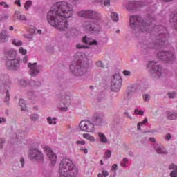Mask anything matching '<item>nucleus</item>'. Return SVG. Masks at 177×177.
<instances>
[{
    "label": "nucleus",
    "mask_w": 177,
    "mask_h": 177,
    "mask_svg": "<svg viewBox=\"0 0 177 177\" xmlns=\"http://www.w3.org/2000/svg\"><path fill=\"white\" fill-rule=\"evenodd\" d=\"M73 6L67 1H58L54 3L47 15V20L50 26L59 31H70L67 19L73 16Z\"/></svg>",
    "instance_id": "nucleus-1"
},
{
    "label": "nucleus",
    "mask_w": 177,
    "mask_h": 177,
    "mask_svg": "<svg viewBox=\"0 0 177 177\" xmlns=\"http://www.w3.org/2000/svg\"><path fill=\"white\" fill-rule=\"evenodd\" d=\"M153 35L148 39V41L144 45V49L149 48V49H160L165 48L169 45L168 38L169 33L168 30L162 26H155L153 27Z\"/></svg>",
    "instance_id": "nucleus-2"
},
{
    "label": "nucleus",
    "mask_w": 177,
    "mask_h": 177,
    "mask_svg": "<svg viewBox=\"0 0 177 177\" xmlns=\"http://www.w3.org/2000/svg\"><path fill=\"white\" fill-rule=\"evenodd\" d=\"M75 62L70 66L71 72L76 77H82L88 73V57L82 53L75 55Z\"/></svg>",
    "instance_id": "nucleus-3"
},
{
    "label": "nucleus",
    "mask_w": 177,
    "mask_h": 177,
    "mask_svg": "<svg viewBox=\"0 0 177 177\" xmlns=\"http://www.w3.org/2000/svg\"><path fill=\"white\" fill-rule=\"evenodd\" d=\"M60 177H75L78 175V168L68 158H64L59 167Z\"/></svg>",
    "instance_id": "nucleus-4"
},
{
    "label": "nucleus",
    "mask_w": 177,
    "mask_h": 177,
    "mask_svg": "<svg viewBox=\"0 0 177 177\" xmlns=\"http://www.w3.org/2000/svg\"><path fill=\"white\" fill-rule=\"evenodd\" d=\"M129 26L133 30L137 28L140 32H150L151 31V25L144 22L139 15H131L130 17Z\"/></svg>",
    "instance_id": "nucleus-5"
},
{
    "label": "nucleus",
    "mask_w": 177,
    "mask_h": 177,
    "mask_svg": "<svg viewBox=\"0 0 177 177\" xmlns=\"http://www.w3.org/2000/svg\"><path fill=\"white\" fill-rule=\"evenodd\" d=\"M148 67L151 68L150 73L153 78L167 77V71L162 69L160 65H155L154 62H149Z\"/></svg>",
    "instance_id": "nucleus-6"
},
{
    "label": "nucleus",
    "mask_w": 177,
    "mask_h": 177,
    "mask_svg": "<svg viewBox=\"0 0 177 177\" xmlns=\"http://www.w3.org/2000/svg\"><path fill=\"white\" fill-rule=\"evenodd\" d=\"M80 17H85L86 19H92L93 20H97L100 21L102 20V14L95 10H82L77 12Z\"/></svg>",
    "instance_id": "nucleus-7"
},
{
    "label": "nucleus",
    "mask_w": 177,
    "mask_h": 177,
    "mask_svg": "<svg viewBox=\"0 0 177 177\" xmlns=\"http://www.w3.org/2000/svg\"><path fill=\"white\" fill-rule=\"evenodd\" d=\"M157 57L164 63L168 64L174 63L176 59L174 51H160L157 54Z\"/></svg>",
    "instance_id": "nucleus-8"
},
{
    "label": "nucleus",
    "mask_w": 177,
    "mask_h": 177,
    "mask_svg": "<svg viewBox=\"0 0 177 177\" xmlns=\"http://www.w3.org/2000/svg\"><path fill=\"white\" fill-rule=\"evenodd\" d=\"M122 85V77L120 74L116 73L111 77V89L112 92H120Z\"/></svg>",
    "instance_id": "nucleus-9"
},
{
    "label": "nucleus",
    "mask_w": 177,
    "mask_h": 177,
    "mask_svg": "<svg viewBox=\"0 0 177 177\" xmlns=\"http://www.w3.org/2000/svg\"><path fill=\"white\" fill-rule=\"evenodd\" d=\"M82 26L88 32H99L102 28L100 22H93L89 20L84 21Z\"/></svg>",
    "instance_id": "nucleus-10"
},
{
    "label": "nucleus",
    "mask_w": 177,
    "mask_h": 177,
    "mask_svg": "<svg viewBox=\"0 0 177 177\" xmlns=\"http://www.w3.org/2000/svg\"><path fill=\"white\" fill-rule=\"evenodd\" d=\"M79 127L83 132H93L95 131V124L89 120H82Z\"/></svg>",
    "instance_id": "nucleus-11"
},
{
    "label": "nucleus",
    "mask_w": 177,
    "mask_h": 177,
    "mask_svg": "<svg viewBox=\"0 0 177 177\" xmlns=\"http://www.w3.org/2000/svg\"><path fill=\"white\" fill-rule=\"evenodd\" d=\"M28 157L32 161H37L38 162H44V155L38 149H31L29 151Z\"/></svg>",
    "instance_id": "nucleus-12"
},
{
    "label": "nucleus",
    "mask_w": 177,
    "mask_h": 177,
    "mask_svg": "<svg viewBox=\"0 0 177 177\" xmlns=\"http://www.w3.org/2000/svg\"><path fill=\"white\" fill-rule=\"evenodd\" d=\"M44 150L45 151L47 157L49 158L50 167H55L56 165V162H57V156L55 153H53V151H52V149L49 147H44Z\"/></svg>",
    "instance_id": "nucleus-13"
},
{
    "label": "nucleus",
    "mask_w": 177,
    "mask_h": 177,
    "mask_svg": "<svg viewBox=\"0 0 177 177\" xmlns=\"http://www.w3.org/2000/svg\"><path fill=\"white\" fill-rule=\"evenodd\" d=\"M37 63L35 62L32 64L31 62H29L28 64V68H29V72L31 75V77H35L41 73V70H42V66H37Z\"/></svg>",
    "instance_id": "nucleus-14"
},
{
    "label": "nucleus",
    "mask_w": 177,
    "mask_h": 177,
    "mask_svg": "<svg viewBox=\"0 0 177 177\" xmlns=\"http://www.w3.org/2000/svg\"><path fill=\"white\" fill-rule=\"evenodd\" d=\"M6 66L8 70H19L20 68V61L16 59L8 60Z\"/></svg>",
    "instance_id": "nucleus-15"
},
{
    "label": "nucleus",
    "mask_w": 177,
    "mask_h": 177,
    "mask_svg": "<svg viewBox=\"0 0 177 177\" xmlns=\"http://www.w3.org/2000/svg\"><path fill=\"white\" fill-rule=\"evenodd\" d=\"M142 7V3L140 1H130L126 5V9L129 12H135L139 10V8Z\"/></svg>",
    "instance_id": "nucleus-16"
},
{
    "label": "nucleus",
    "mask_w": 177,
    "mask_h": 177,
    "mask_svg": "<svg viewBox=\"0 0 177 177\" xmlns=\"http://www.w3.org/2000/svg\"><path fill=\"white\" fill-rule=\"evenodd\" d=\"M0 81L2 82L1 88H5L8 89V88H10L12 85V82L9 80V77L7 75H1L0 76Z\"/></svg>",
    "instance_id": "nucleus-17"
},
{
    "label": "nucleus",
    "mask_w": 177,
    "mask_h": 177,
    "mask_svg": "<svg viewBox=\"0 0 177 177\" xmlns=\"http://www.w3.org/2000/svg\"><path fill=\"white\" fill-rule=\"evenodd\" d=\"M82 41L84 44H86L87 45H98L99 43H97V41L96 39L87 37L86 36H84L82 39Z\"/></svg>",
    "instance_id": "nucleus-18"
},
{
    "label": "nucleus",
    "mask_w": 177,
    "mask_h": 177,
    "mask_svg": "<svg viewBox=\"0 0 177 177\" xmlns=\"http://www.w3.org/2000/svg\"><path fill=\"white\" fill-rule=\"evenodd\" d=\"M12 20L14 21H16V20H27V17H26V15L21 14L20 11H16L13 15Z\"/></svg>",
    "instance_id": "nucleus-19"
},
{
    "label": "nucleus",
    "mask_w": 177,
    "mask_h": 177,
    "mask_svg": "<svg viewBox=\"0 0 177 177\" xmlns=\"http://www.w3.org/2000/svg\"><path fill=\"white\" fill-rule=\"evenodd\" d=\"M133 93H135V88L133 86L128 87L124 94V99L126 100H129V99L132 97V95H133Z\"/></svg>",
    "instance_id": "nucleus-20"
},
{
    "label": "nucleus",
    "mask_w": 177,
    "mask_h": 177,
    "mask_svg": "<svg viewBox=\"0 0 177 177\" xmlns=\"http://www.w3.org/2000/svg\"><path fill=\"white\" fill-rule=\"evenodd\" d=\"M8 39H9V35L8 34V32H6V30H2L0 32V42H2V43L8 42Z\"/></svg>",
    "instance_id": "nucleus-21"
},
{
    "label": "nucleus",
    "mask_w": 177,
    "mask_h": 177,
    "mask_svg": "<svg viewBox=\"0 0 177 177\" xmlns=\"http://www.w3.org/2000/svg\"><path fill=\"white\" fill-rule=\"evenodd\" d=\"M93 121L96 125H102L103 124V117L102 115L96 114L93 117Z\"/></svg>",
    "instance_id": "nucleus-22"
},
{
    "label": "nucleus",
    "mask_w": 177,
    "mask_h": 177,
    "mask_svg": "<svg viewBox=\"0 0 177 177\" xmlns=\"http://www.w3.org/2000/svg\"><path fill=\"white\" fill-rule=\"evenodd\" d=\"M170 17H171L170 23H173V28L177 31V12L171 14Z\"/></svg>",
    "instance_id": "nucleus-23"
},
{
    "label": "nucleus",
    "mask_w": 177,
    "mask_h": 177,
    "mask_svg": "<svg viewBox=\"0 0 177 177\" xmlns=\"http://www.w3.org/2000/svg\"><path fill=\"white\" fill-rule=\"evenodd\" d=\"M61 100L64 103V104L68 105L70 104V103H71V97H70L69 95L65 94L62 95Z\"/></svg>",
    "instance_id": "nucleus-24"
},
{
    "label": "nucleus",
    "mask_w": 177,
    "mask_h": 177,
    "mask_svg": "<svg viewBox=\"0 0 177 177\" xmlns=\"http://www.w3.org/2000/svg\"><path fill=\"white\" fill-rule=\"evenodd\" d=\"M169 169H171V170L173 169V171H171L170 173L171 177H177V166H176V165L171 164L169 166Z\"/></svg>",
    "instance_id": "nucleus-25"
},
{
    "label": "nucleus",
    "mask_w": 177,
    "mask_h": 177,
    "mask_svg": "<svg viewBox=\"0 0 177 177\" xmlns=\"http://www.w3.org/2000/svg\"><path fill=\"white\" fill-rule=\"evenodd\" d=\"M84 139H86V140H88L89 142H91V143H94L95 142V137L91 136L89 133H84L83 134Z\"/></svg>",
    "instance_id": "nucleus-26"
},
{
    "label": "nucleus",
    "mask_w": 177,
    "mask_h": 177,
    "mask_svg": "<svg viewBox=\"0 0 177 177\" xmlns=\"http://www.w3.org/2000/svg\"><path fill=\"white\" fill-rule=\"evenodd\" d=\"M19 106H21V110H22V111H27V106L26 105L24 100H19Z\"/></svg>",
    "instance_id": "nucleus-27"
},
{
    "label": "nucleus",
    "mask_w": 177,
    "mask_h": 177,
    "mask_svg": "<svg viewBox=\"0 0 177 177\" xmlns=\"http://www.w3.org/2000/svg\"><path fill=\"white\" fill-rule=\"evenodd\" d=\"M98 137L100 138V142H102V143H107V138H106V136L103 133L99 132Z\"/></svg>",
    "instance_id": "nucleus-28"
},
{
    "label": "nucleus",
    "mask_w": 177,
    "mask_h": 177,
    "mask_svg": "<svg viewBox=\"0 0 177 177\" xmlns=\"http://www.w3.org/2000/svg\"><path fill=\"white\" fill-rule=\"evenodd\" d=\"M167 118L169 120H176L177 119V113L169 112L167 113Z\"/></svg>",
    "instance_id": "nucleus-29"
},
{
    "label": "nucleus",
    "mask_w": 177,
    "mask_h": 177,
    "mask_svg": "<svg viewBox=\"0 0 177 177\" xmlns=\"http://www.w3.org/2000/svg\"><path fill=\"white\" fill-rule=\"evenodd\" d=\"M155 150H156V153L158 154H167V150L162 147L157 148V147H155Z\"/></svg>",
    "instance_id": "nucleus-30"
},
{
    "label": "nucleus",
    "mask_w": 177,
    "mask_h": 177,
    "mask_svg": "<svg viewBox=\"0 0 177 177\" xmlns=\"http://www.w3.org/2000/svg\"><path fill=\"white\" fill-rule=\"evenodd\" d=\"M111 18L113 21H118V14L117 12H111Z\"/></svg>",
    "instance_id": "nucleus-31"
},
{
    "label": "nucleus",
    "mask_w": 177,
    "mask_h": 177,
    "mask_svg": "<svg viewBox=\"0 0 177 177\" xmlns=\"http://www.w3.org/2000/svg\"><path fill=\"white\" fill-rule=\"evenodd\" d=\"M12 45H15V46H21V45H23V42H21V40L13 39Z\"/></svg>",
    "instance_id": "nucleus-32"
},
{
    "label": "nucleus",
    "mask_w": 177,
    "mask_h": 177,
    "mask_svg": "<svg viewBox=\"0 0 177 177\" xmlns=\"http://www.w3.org/2000/svg\"><path fill=\"white\" fill-rule=\"evenodd\" d=\"M146 122H147V118H145L143 121L138 122V125H137V129L139 131L140 130V127H142V125H145V124H146Z\"/></svg>",
    "instance_id": "nucleus-33"
},
{
    "label": "nucleus",
    "mask_w": 177,
    "mask_h": 177,
    "mask_svg": "<svg viewBox=\"0 0 177 177\" xmlns=\"http://www.w3.org/2000/svg\"><path fill=\"white\" fill-rule=\"evenodd\" d=\"M31 5H32V1H27L24 5V8H25L26 10H28V9H30L31 8Z\"/></svg>",
    "instance_id": "nucleus-34"
},
{
    "label": "nucleus",
    "mask_w": 177,
    "mask_h": 177,
    "mask_svg": "<svg viewBox=\"0 0 177 177\" xmlns=\"http://www.w3.org/2000/svg\"><path fill=\"white\" fill-rule=\"evenodd\" d=\"M27 84H28V82L26 81L25 80H21L19 82V86H26L27 85Z\"/></svg>",
    "instance_id": "nucleus-35"
},
{
    "label": "nucleus",
    "mask_w": 177,
    "mask_h": 177,
    "mask_svg": "<svg viewBox=\"0 0 177 177\" xmlns=\"http://www.w3.org/2000/svg\"><path fill=\"white\" fill-rule=\"evenodd\" d=\"M30 84L31 86H34V87L41 86V82H39L32 81Z\"/></svg>",
    "instance_id": "nucleus-36"
},
{
    "label": "nucleus",
    "mask_w": 177,
    "mask_h": 177,
    "mask_svg": "<svg viewBox=\"0 0 177 177\" xmlns=\"http://www.w3.org/2000/svg\"><path fill=\"white\" fill-rule=\"evenodd\" d=\"M10 99V95H9V91H6V97H5V98H4V102H5L6 103H8Z\"/></svg>",
    "instance_id": "nucleus-37"
},
{
    "label": "nucleus",
    "mask_w": 177,
    "mask_h": 177,
    "mask_svg": "<svg viewBox=\"0 0 177 177\" xmlns=\"http://www.w3.org/2000/svg\"><path fill=\"white\" fill-rule=\"evenodd\" d=\"M134 114H137L138 115H143L145 112L142 110L135 109Z\"/></svg>",
    "instance_id": "nucleus-38"
},
{
    "label": "nucleus",
    "mask_w": 177,
    "mask_h": 177,
    "mask_svg": "<svg viewBox=\"0 0 177 177\" xmlns=\"http://www.w3.org/2000/svg\"><path fill=\"white\" fill-rule=\"evenodd\" d=\"M47 121L48 124H50V125H52V124H54V125H56V121L55 120L53 121V119H52L51 117H48Z\"/></svg>",
    "instance_id": "nucleus-39"
},
{
    "label": "nucleus",
    "mask_w": 177,
    "mask_h": 177,
    "mask_svg": "<svg viewBox=\"0 0 177 177\" xmlns=\"http://www.w3.org/2000/svg\"><path fill=\"white\" fill-rule=\"evenodd\" d=\"M111 156V151L110 150H107L105 153V157L104 158L106 160H109V158H110V157Z\"/></svg>",
    "instance_id": "nucleus-40"
},
{
    "label": "nucleus",
    "mask_w": 177,
    "mask_h": 177,
    "mask_svg": "<svg viewBox=\"0 0 177 177\" xmlns=\"http://www.w3.org/2000/svg\"><path fill=\"white\" fill-rule=\"evenodd\" d=\"M95 65L97 67H100L101 68H103V67H104V64H103V62L102 61H97L95 63Z\"/></svg>",
    "instance_id": "nucleus-41"
},
{
    "label": "nucleus",
    "mask_w": 177,
    "mask_h": 177,
    "mask_svg": "<svg viewBox=\"0 0 177 177\" xmlns=\"http://www.w3.org/2000/svg\"><path fill=\"white\" fill-rule=\"evenodd\" d=\"M8 55L10 57H16V51L11 50L8 52Z\"/></svg>",
    "instance_id": "nucleus-42"
},
{
    "label": "nucleus",
    "mask_w": 177,
    "mask_h": 177,
    "mask_svg": "<svg viewBox=\"0 0 177 177\" xmlns=\"http://www.w3.org/2000/svg\"><path fill=\"white\" fill-rule=\"evenodd\" d=\"M38 118L39 116L37 114H32L30 115V119L32 120V121H37Z\"/></svg>",
    "instance_id": "nucleus-43"
},
{
    "label": "nucleus",
    "mask_w": 177,
    "mask_h": 177,
    "mask_svg": "<svg viewBox=\"0 0 177 177\" xmlns=\"http://www.w3.org/2000/svg\"><path fill=\"white\" fill-rule=\"evenodd\" d=\"M19 52L21 55H26L27 53V50L24 49L23 47H20Z\"/></svg>",
    "instance_id": "nucleus-44"
},
{
    "label": "nucleus",
    "mask_w": 177,
    "mask_h": 177,
    "mask_svg": "<svg viewBox=\"0 0 177 177\" xmlns=\"http://www.w3.org/2000/svg\"><path fill=\"white\" fill-rule=\"evenodd\" d=\"M76 48L77 49H88V46H84V45H82V44H77L76 46Z\"/></svg>",
    "instance_id": "nucleus-45"
},
{
    "label": "nucleus",
    "mask_w": 177,
    "mask_h": 177,
    "mask_svg": "<svg viewBox=\"0 0 177 177\" xmlns=\"http://www.w3.org/2000/svg\"><path fill=\"white\" fill-rule=\"evenodd\" d=\"M127 162H128V159L124 158L123 160L120 162L121 167H125V165H127Z\"/></svg>",
    "instance_id": "nucleus-46"
},
{
    "label": "nucleus",
    "mask_w": 177,
    "mask_h": 177,
    "mask_svg": "<svg viewBox=\"0 0 177 177\" xmlns=\"http://www.w3.org/2000/svg\"><path fill=\"white\" fill-rule=\"evenodd\" d=\"M122 74L126 75L127 77H131V71L128 70H124Z\"/></svg>",
    "instance_id": "nucleus-47"
},
{
    "label": "nucleus",
    "mask_w": 177,
    "mask_h": 177,
    "mask_svg": "<svg viewBox=\"0 0 177 177\" xmlns=\"http://www.w3.org/2000/svg\"><path fill=\"white\" fill-rule=\"evenodd\" d=\"M143 99H144L145 102H147L148 100H150V95H149L147 94H145L143 95Z\"/></svg>",
    "instance_id": "nucleus-48"
},
{
    "label": "nucleus",
    "mask_w": 177,
    "mask_h": 177,
    "mask_svg": "<svg viewBox=\"0 0 177 177\" xmlns=\"http://www.w3.org/2000/svg\"><path fill=\"white\" fill-rule=\"evenodd\" d=\"M175 95H176L175 92L168 93V96L170 99H174V97H175Z\"/></svg>",
    "instance_id": "nucleus-49"
},
{
    "label": "nucleus",
    "mask_w": 177,
    "mask_h": 177,
    "mask_svg": "<svg viewBox=\"0 0 177 177\" xmlns=\"http://www.w3.org/2000/svg\"><path fill=\"white\" fill-rule=\"evenodd\" d=\"M1 6H3V8H9V5L6 3L5 1L0 2Z\"/></svg>",
    "instance_id": "nucleus-50"
},
{
    "label": "nucleus",
    "mask_w": 177,
    "mask_h": 177,
    "mask_svg": "<svg viewBox=\"0 0 177 177\" xmlns=\"http://www.w3.org/2000/svg\"><path fill=\"white\" fill-rule=\"evenodd\" d=\"M111 171L113 172H115V171H117V164H114L112 165Z\"/></svg>",
    "instance_id": "nucleus-51"
},
{
    "label": "nucleus",
    "mask_w": 177,
    "mask_h": 177,
    "mask_svg": "<svg viewBox=\"0 0 177 177\" xmlns=\"http://www.w3.org/2000/svg\"><path fill=\"white\" fill-rule=\"evenodd\" d=\"M165 139L166 140H171V139H172V136L170 133L167 134L165 136Z\"/></svg>",
    "instance_id": "nucleus-52"
},
{
    "label": "nucleus",
    "mask_w": 177,
    "mask_h": 177,
    "mask_svg": "<svg viewBox=\"0 0 177 177\" xmlns=\"http://www.w3.org/2000/svg\"><path fill=\"white\" fill-rule=\"evenodd\" d=\"M5 142V140L3 138L0 139V149L3 147V143Z\"/></svg>",
    "instance_id": "nucleus-53"
},
{
    "label": "nucleus",
    "mask_w": 177,
    "mask_h": 177,
    "mask_svg": "<svg viewBox=\"0 0 177 177\" xmlns=\"http://www.w3.org/2000/svg\"><path fill=\"white\" fill-rule=\"evenodd\" d=\"M104 6H110V0H105L104 1Z\"/></svg>",
    "instance_id": "nucleus-54"
},
{
    "label": "nucleus",
    "mask_w": 177,
    "mask_h": 177,
    "mask_svg": "<svg viewBox=\"0 0 177 177\" xmlns=\"http://www.w3.org/2000/svg\"><path fill=\"white\" fill-rule=\"evenodd\" d=\"M102 175H103L104 176L107 177V176H109V171H106V170H104V171H102Z\"/></svg>",
    "instance_id": "nucleus-55"
},
{
    "label": "nucleus",
    "mask_w": 177,
    "mask_h": 177,
    "mask_svg": "<svg viewBox=\"0 0 177 177\" xmlns=\"http://www.w3.org/2000/svg\"><path fill=\"white\" fill-rule=\"evenodd\" d=\"M28 62V57H27V55H26V56L24 57L23 62L26 64Z\"/></svg>",
    "instance_id": "nucleus-56"
},
{
    "label": "nucleus",
    "mask_w": 177,
    "mask_h": 177,
    "mask_svg": "<svg viewBox=\"0 0 177 177\" xmlns=\"http://www.w3.org/2000/svg\"><path fill=\"white\" fill-rule=\"evenodd\" d=\"M76 143L77 145H82V146H84V145H85V141H77Z\"/></svg>",
    "instance_id": "nucleus-57"
},
{
    "label": "nucleus",
    "mask_w": 177,
    "mask_h": 177,
    "mask_svg": "<svg viewBox=\"0 0 177 177\" xmlns=\"http://www.w3.org/2000/svg\"><path fill=\"white\" fill-rule=\"evenodd\" d=\"M15 3L16 5H18V6H19V8L21 7V3H20V0H16V1H15Z\"/></svg>",
    "instance_id": "nucleus-58"
},
{
    "label": "nucleus",
    "mask_w": 177,
    "mask_h": 177,
    "mask_svg": "<svg viewBox=\"0 0 177 177\" xmlns=\"http://www.w3.org/2000/svg\"><path fill=\"white\" fill-rule=\"evenodd\" d=\"M67 110H68V107H61L60 108L61 111H67Z\"/></svg>",
    "instance_id": "nucleus-59"
},
{
    "label": "nucleus",
    "mask_w": 177,
    "mask_h": 177,
    "mask_svg": "<svg viewBox=\"0 0 177 177\" xmlns=\"http://www.w3.org/2000/svg\"><path fill=\"white\" fill-rule=\"evenodd\" d=\"M6 119L5 118H0V124H2V122H6Z\"/></svg>",
    "instance_id": "nucleus-60"
},
{
    "label": "nucleus",
    "mask_w": 177,
    "mask_h": 177,
    "mask_svg": "<svg viewBox=\"0 0 177 177\" xmlns=\"http://www.w3.org/2000/svg\"><path fill=\"white\" fill-rule=\"evenodd\" d=\"M81 151H83L84 154H88V149H80Z\"/></svg>",
    "instance_id": "nucleus-61"
},
{
    "label": "nucleus",
    "mask_w": 177,
    "mask_h": 177,
    "mask_svg": "<svg viewBox=\"0 0 177 177\" xmlns=\"http://www.w3.org/2000/svg\"><path fill=\"white\" fill-rule=\"evenodd\" d=\"M20 162L21 164V167H24V158H21L20 160Z\"/></svg>",
    "instance_id": "nucleus-62"
},
{
    "label": "nucleus",
    "mask_w": 177,
    "mask_h": 177,
    "mask_svg": "<svg viewBox=\"0 0 177 177\" xmlns=\"http://www.w3.org/2000/svg\"><path fill=\"white\" fill-rule=\"evenodd\" d=\"M8 18H9V15H5L2 17V19H3L4 20H6Z\"/></svg>",
    "instance_id": "nucleus-63"
},
{
    "label": "nucleus",
    "mask_w": 177,
    "mask_h": 177,
    "mask_svg": "<svg viewBox=\"0 0 177 177\" xmlns=\"http://www.w3.org/2000/svg\"><path fill=\"white\" fill-rule=\"evenodd\" d=\"M71 2H72V3H78V2H80V0H71Z\"/></svg>",
    "instance_id": "nucleus-64"
}]
</instances>
